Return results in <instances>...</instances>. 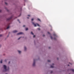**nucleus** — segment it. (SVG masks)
<instances>
[{
	"mask_svg": "<svg viewBox=\"0 0 74 74\" xmlns=\"http://www.w3.org/2000/svg\"><path fill=\"white\" fill-rule=\"evenodd\" d=\"M27 18L28 19H29V17H27Z\"/></svg>",
	"mask_w": 74,
	"mask_h": 74,
	"instance_id": "ea45409f",
	"label": "nucleus"
},
{
	"mask_svg": "<svg viewBox=\"0 0 74 74\" xmlns=\"http://www.w3.org/2000/svg\"><path fill=\"white\" fill-rule=\"evenodd\" d=\"M54 39L55 40H56V38H54Z\"/></svg>",
	"mask_w": 74,
	"mask_h": 74,
	"instance_id": "393cba45",
	"label": "nucleus"
},
{
	"mask_svg": "<svg viewBox=\"0 0 74 74\" xmlns=\"http://www.w3.org/2000/svg\"><path fill=\"white\" fill-rule=\"evenodd\" d=\"M32 23L33 25H34L35 27L37 26L36 25H37V26H40V25L38 24H34V22H32Z\"/></svg>",
	"mask_w": 74,
	"mask_h": 74,
	"instance_id": "f257e3e1",
	"label": "nucleus"
},
{
	"mask_svg": "<svg viewBox=\"0 0 74 74\" xmlns=\"http://www.w3.org/2000/svg\"><path fill=\"white\" fill-rule=\"evenodd\" d=\"M12 17H11L10 18H8L7 19V21H11V19H12Z\"/></svg>",
	"mask_w": 74,
	"mask_h": 74,
	"instance_id": "7ed1b4c3",
	"label": "nucleus"
},
{
	"mask_svg": "<svg viewBox=\"0 0 74 74\" xmlns=\"http://www.w3.org/2000/svg\"><path fill=\"white\" fill-rule=\"evenodd\" d=\"M27 30H28V28H26L25 30H26V31H27Z\"/></svg>",
	"mask_w": 74,
	"mask_h": 74,
	"instance_id": "9b49d317",
	"label": "nucleus"
},
{
	"mask_svg": "<svg viewBox=\"0 0 74 74\" xmlns=\"http://www.w3.org/2000/svg\"><path fill=\"white\" fill-rule=\"evenodd\" d=\"M68 66H69V64H68Z\"/></svg>",
	"mask_w": 74,
	"mask_h": 74,
	"instance_id": "4c0bfd02",
	"label": "nucleus"
},
{
	"mask_svg": "<svg viewBox=\"0 0 74 74\" xmlns=\"http://www.w3.org/2000/svg\"><path fill=\"white\" fill-rule=\"evenodd\" d=\"M3 61V60H1V61H0V63H2V61Z\"/></svg>",
	"mask_w": 74,
	"mask_h": 74,
	"instance_id": "2eb2a0df",
	"label": "nucleus"
},
{
	"mask_svg": "<svg viewBox=\"0 0 74 74\" xmlns=\"http://www.w3.org/2000/svg\"><path fill=\"white\" fill-rule=\"evenodd\" d=\"M72 71H73V72H74V69H72Z\"/></svg>",
	"mask_w": 74,
	"mask_h": 74,
	"instance_id": "6ab92c4d",
	"label": "nucleus"
},
{
	"mask_svg": "<svg viewBox=\"0 0 74 74\" xmlns=\"http://www.w3.org/2000/svg\"><path fill=\"white\" fill-rule=\"evenodd\" d=\"M45 36V35H43V37H44Z\"/></svg>",
	"mask_w": 74,
	"mask_h": 74,
	"instance_id": "cd10ccee",
	"label": "nucleus"
},
{
	"mask_svg": "<svg viewBox=\"0 0 74 74\" xmlns=\"http://www.w3.org/2000/svg\"><path fill=\"white\" fill-rule=\"evenodd\" d=\"M5 4H6V5H7V3L5 2Z\"/></svg>",
	"mask_w": 74,
	"mask_h": 74,
	"instance_id": "5701e85b",
	"label": "nucleus"
},
{
	"mask_svg": "<svg viewBox=\"0 0 74 74\" xmlns=\"http://www.w3.org/2000/svg\"><path fill=\"white\" fill-rule=\"evenodd\" d=\"M31 34H32V35H33L34 34H33V32H31Z\"/></svg>",
	"mask_w": 74,
	"mask_h": 74,
	"instance_id": "9d476101",
	"label": "nucleus"
},
{
	"mask_svg": "<svg viewBox=\"0 0 74 74\" xmlns=\"http://www.w3.org/2000/svg\"><path fill=\"white\" fill-rule=\"evenodd\" d=\"M21 14H20V16H21Z\"/></svg>",
	"mask_w": 74,
	"mask_h": 74,
	"instance_id": "f704fd0d",
	"label": "nucleus"
},
{
	"mask_svg": "<svg viewBox=\"0 0 74 74\" xmlns=\"http://www.w3.org/2000/svg\"><path fill=\"white\" fill-rule=\"evenodd\" d=\"M1 45H0V47H1Z\"/></svg>",
	"mask_w": 74,
	"mask_h": 74,
	"instance_id": "a19ab883",
	"label": "nucleus"
},
{
	"mask_svg": "<svg viewBox=\"0 0 74 74\" xmlns=\"http://www.w3.org/2000/svg\"><path fill=\"white\" fill-rule=\"evenodd\" d=\"M51 73H53V71H51Z\"/></svg>",
	"mask_w": 74,
	"mask_h": 74,
	"instance_id": "c85d7f7f",
	"label": "nucleus"
},
{
	"mask_svg": "<svg viewBox=\"0 0 74 74\" xmlns=\"http://www.w3.org/2000/svg\"><path fill=\"white\" fill-rule=\"evenodd\" d=\"M35 61H36V60H34V63L33 64V66H35Z\"/></svg>",
	"mask_w": 74,
	"mask_h": 74,
	"instance_id": "20e7f679",
	"label": "nucleus"
},
{
	"mask_svg": "<svg viewBox=\"0 0 74 74\" xmlns=\"http://www.w3.org/2000/svg\"><path fill=\"white\" fill-rule=\"evenodd\" d=\"M52 65H54V64H52Z\"/></svg>",
	"mask_w": 74,
	"mask_h": 74,
	"instance_id": "e433bc0d",
	"label": "nucleus"
},
{
	"mask_svg": "<svg viewBox=\"0 0 74 74\" xmlns=\"http://www.w3.org/2000/svg\"><path fill=\"white\" fill-rule=\"evenodd\" d=\"M57 59H58V58H57Z\"/></svg>",
	"mask_w": 74,
	"mask_h": 74,
	"instance_id": "37998d69",
	"label": "nucleus"
},
{
	"mask_svg": "<svg viewBox=\"0 0 74 74\" xmlns=\"http://www.w3.org/2000/svg\"><path fill=\"white\" fill-rule=\"evenodd\" d=\"M69 63V64H71L70 63Z\"/></svg>",
	"mask_w": 74,
	"mask_h": 74,
	"instance_id": "58836bf2",
	"label": "nucleus"
},
{
	"mask_svg": "<svg viewBox=\"0 0 74 74\" xmlns=\"http://www.w3.org/2000/svg\"><path fill=\"white\" fill-rule=\"evenodd\" d=\"M54 36H56V34H53Z\"/></svg>",
	"mask_w": 74,
	"mask_h": 74,
	"instance_id": "f3484780",
	"label": "nucleus"
},
{
	"mask_svg": "<svg viewBox=\"0 0 74 74\" xmlns=\"http://www.w3.org/2000/svg\"><path fill=\"white\" fill-rule=\"evenodd\" d=\"M7 60H5V62H6Z\"/></svg>",
	"mask_w": 74,
	"mask_h": 74,
	"instance_id": "2f4dec72",
	"label": "nucleus"
},
{
	"mask_svg": "<svg viewBox=\"0 0 74 74\" xmlns=\"http://www.w3.org/2000/svg\"><path fill=\"white\" fill-rule=\"evenodd\" d=\"M3 36V35L1 34H0V37H1Z\"/></svg>",
	"mask_w": 74,
	"mask_h": 74,
	"instance_id": "a211bd4d",
	"label": "nucleus"
},
{
	"mask_svg": "<svg viewBox=\"0 0 74 74\" xmlns=\"http://www.w3.org/2000/svg\"><path fill=\"white\" fill-rule=\"evenodd\" d=\"M7 11H8V10Z\"/></svg>",
	"mask_w": 74,
	"mask_h": 74,
	"instance_id": "79ce46f5",
	"label": "nucleus"
},
{
	"mask_svg": "<svg viewBox=\"0 0 74 74\" xmlns=\"http://www.w3.org/2000/svg\"><path fill=\"white\" fill-rule=\"evenodd\" d=\"M36 37V36L35 35H34L33 36L34 38V37Z\"/></svg>",
	"mask_w": 74,
	"mask_h": 74,
	"instance_id": "b1692460",
	"label": "nucleus"
},
{
	"mask_svg": "<svg viewBox=\"0 0 74 74\" xmlns=\"http://www.w3.org/2000/svg\"><path fill=\"white\" fill-rule=\"evenodd\" d=\"M23 32H19L17 34V35H19V34H23Z\"/></svg>",
	"mask_w": 74,
	"mask_h": 74,
	"instance_id": "39448f33",
	"label": "nucleus"
},
{
	"mask_svg": "<svg viewBox=\"0 0 74 74\" xmlns=\"http://www.w3.org/2000/svg\"><path fill=\"white\" fill-rule=\"evenodd\" d=\"M1 12V10H0V12Z\"/></svg>",
	"mask_w": 74,
	"mask_h": 74,
	"instance_id": "c756f323",
	"label": "nucleus"
},
{
	"mask_svg": "<svg viewBox=\"0 0 74 74\" xmlns=\"http://www.w3.org/2000/svg\"><path fill=\"white\" fill-rule=\"evenodd\" d=\"M38 30H40V28H38Z\"/></svg>",
	"mask_w": 74,
	"mask_h": 74,
	"instance_id": "a878e982",
	"label": "nucleus"
},
{
	"mask_svg": "<svg viewBox=\"0 0 74 74\" xmlns=\"http://www.w3.org/2000/svg\"><path fill=\"white\" fill-rule=\"evenodd\" d=\"M51 68H53V66H52V65H51Z\"/></svg>",
	"mask_w": 74,
	"mask_h": 74,
	"instance_id": "ddd939ff",
	"label": "nucleus"
},
{
	"mask_svg": "<svg viewBox=\"0 0 74 74\" xmlns=\"http://www.w3.org/2000/svg\"><path fill=\"white\" fill-rule=\"evenodd\" d=\"M10 27V26L9 25L8 27L7 28V29H9Z\"/></svg>",
	"mask_w": 74,
	"mask_h": 74,
	"instance_id": "0eeeda50",
	"label": "nucleus"
},
{
	"mask_svg": "<svg viewBox=\"0 0 74 74\" xmlns=\"http://www.w3.org/2000/svg\"><path fill=\"white\" fill-rule=\"evenodd\" d=\"M17 21H18L19 22V23H21V22L19 21V19L17 20Z\"/></svg>",
	"mask_w": 74,
	"mask_h": 74,
	"instance_id": "dca6fc26",
	"label": "nucleus"
},
{
	"mask_svg": "<svg viewBox=\"0 0 74 74\" xmlns=\"http://www.w3.org/2000/svg\"><path fill=\"white\" fill-rule=\"evenodd\" d=\"M23 27H25V25H24L23 26Z\"/></svg>",
	"mask_w": 74,
	"mask_h": 74,
	"instance_id": "7c9ffc66",
	"label": "nucleus"
},
{
	"mask_svg": "<svg viewBox=\"0 0 74 74\" xmlns=\"http://www.w3.org/2000/svg\"><path fill=\"white\" fill-rule=\"evenodd\" d=\"M16 32H18V31L16 30H14L13 31V33H16Z\"/></svg>",
	"mask_w": 74,
	"mask_h": 74,
	"instance_id": "423d86ee",
	"label": "nucleus"
},
{
	"mask_svg": "<svg viewBox=\"0 0 74 74\" xmlns=\"http://www.w3.org/2000/svg\"><path fill=\"white\" fill-rule=\"evenodd\" d=\"M38 21H41V20H40V19H39V18H38Z\"/></svg>",
	"mask_w": 74,
	"mask_h": 74,
	"instance_id": "f8f14e48",
	"label": "nucleus"
},
{
	"mask_svg": "<svg viewBox=\"0 0 74 74\" xmlns=\"http://www.w3.org/2000/svg\"><path fill=\"white\" fill-rule=\"evenodd\" d=\"M33 20H34V19L33 18H32L31 19V21H33Z\"/></svg>",
	"mask_w": 74,
	"mask_h": 74,
	"instance_id": "412c9836",
	"label": "nucleus"
},
{
	"mask_svg": "<svg viewBox=\"0 0 74 74\" xmlns=\"http://www.w3.org/2000/svg\"><path fill=\"white\" fill-rule=\"evenodd\" d=\"M4 69H5L4 71H7V66H6L4 65H3Z\"/></svg>",
	"mask_w": 74,
	"mask_h": 74,
	"instance_id": "f03ea898",
	"label": "nucleus"
},
{
	"mask_svg": "<svg viewBox=\"0 0 74 74\" xmlns=\"http://www.w3.org/2000/svg\"><path fill=\"white\" fill-rule=\"evenodd\" d=\"M48 34H50V33H49V32H48Z\"/></svg>",
	"mask_w": 74,
	"mask_h": 74,
	"instance_id": "bb28decb",
	"label": "nucleus"
},
{
	"mask_svg": "<svg viewBox=\"0 0 74 74\" xmlns=\"http://www.w3.org/2000/svg\"><path fill=\"white\" fill-rule=\"evenodd\" d=\"M10 61H9V64H10Z\"/></svg>",
	"mask_w": 74,
	"mask_h": 74,
	"instance_id": "473e14b6",
	"label": "nucleus"
},
{
	"mask_svg": "<svg viewBox=\"0 0 74 74\" xmlns=\"http://www.w3.org/2000/svg\"><path fill=\"white\" fill-rule=\"evenodd\" d=\"M24 49L25 51H26V47H24Z\"/></svg>",
	"mask_w": 74,
	"mask_h": 74,
	"instance_id": "1a4fd4ad",
	"label": "nucleus"
},
{
	"mask_svg": "<svg viewBox=\"0 0 74 74\" xmlns=\"http://www.w3.org/2000/svg\"><path fill=\"white\" fill-rule=\"evenodd\" d=\"M49 49L50 48H51V47H49Z\"/></svg>",
	"mask_w": 74,
	"mask_h": 74,
	"instance_id": "c9c22d12",
	"label": "nucleus"
},
{
	"mask_svg": "<svg viewBox=\"0 0 74 74\" xmlns=\"http://www.w3.org/2000/svg\"><path fill=\"white\" fill-rule=\"evenodd\" d=\"M50 38H51V39H52L53 38H52V36H50Z\"/></svg>",
	"mask_w": 74,
	"mask_h": 74,
	"instance_id": "4468645a",
	"label": "nucleus"
},
{
	"mask_svg": "<svg viewBox=\"0 0 74 74\" xmlns=\"http://www.w3.org/2000/svg\"><path fill=\"white\" fill-rule=\"evenodd\" d=\"M28 16H30V15H28Z\"/></svg>",
	"mask_w": 74,
	"mask_h": 74,
	"instance_id": "72a5a7b5",
	"label": "nucleus"
},
{
	"mask_svg": "<svg viewBox=\"0 0 74 74\" xmlns=\"http://www.w3.org/2000/svg\"><path fill=\"white\" fill-rule=\"evenodd\" d=\"M47 61L48 62H50V60H48Z\"/></svg>",
	"mask_w": 74,
	"mask_h": 74,
	"instance_id": "aec40b11",
	"label": "nucleus"
},
{
	"mask_svg": "<svg viewBox=\"0 0 74 74\" xmlns=\"http://www.w3.org/2000/svg\"><path fill=\"white\" fill-rule=\"evenodd\" d=\"M18 52L19 53H21V51H18Z\"/></svg>",
	"mask_w": 74,
	"mask_h": 74,
	"instance_id": "6e6552de",
	"label": "nucleus"
},
{
	"mask_svg": "<svg viewBox=\"0 0 74 74\" xmlns=\"http://www.w3.org/2000/svg\"><path fill=\"white\" fill-rule=\"evenodd\" d=\"M21 38V37H20L18 39V40H19V39H20V38Z\"/></svg>",
	"mask_w": 74,
	"mask_h": 74,
	"instance_id": "4be33fe9",
	"label": "nucleus"
}]
</instances>
